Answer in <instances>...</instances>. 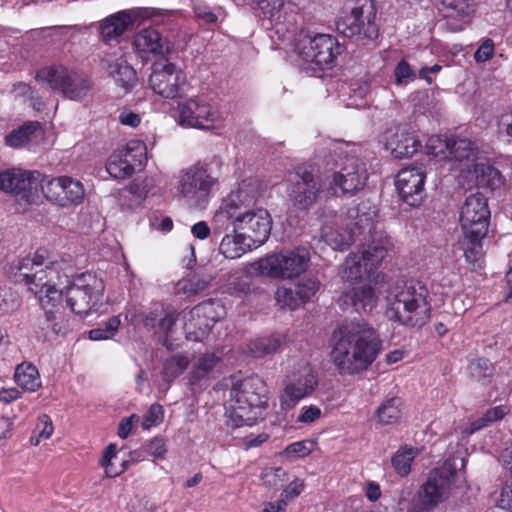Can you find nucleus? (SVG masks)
<instances>
[{
	"label": "nucleus",
	"instance_id": "nucleus-1",
	"mask_svg": "<svg viewBox=\"0 0 512 512\" xmlns=\"http://www.w3.org/2000/svg\"><path fill=\"white\" fill-rule=\"evenodd\" d=\"M331 358L340 373L357 374L377 358L382 342L363 320H345L332 332Z\"/></svg>",
	"mask_w": 512,
	"mask_h": 512
},
{
	"label": "nucleus",
	"instance_id": "nucleus-2",
	"mask_svg": "<svg viewBox=\"0 0 512 512\" xmlns=\"http://www.w3.org/2000/svg\"><path fill=\"white\" fill-rule=\"evenodd\" d=\"M15 269L16 276L35 294L43 308L55 307L61 302L64 285L73 275V267L67 261L48 260L44 249L20 259Z\"/></svg>",
	"mask_w": 512,
	"mask_h": 512
},
{
	"label": "nucleus",
	"instance_id": "nucleus-3",
	"mask_svg": "<svg viewBox=\"0 0 512 512\" xmlns=\"http://www.w3.org/2000/svg\"><path fill=\"white\" fill-rule=\"evenodd\" d=\"M243 186L228 197L225 206L214 216L215 232L242 233L254 246L262 245L268 239L272 229V219L266 209L246 210L243 199L246 196Z\"/></svg>",
	"mask_w": 512,
	"mask_h": 512
},
{
	"label": "nucleus",
	"instance_id": "nucleus-4",
	"mask_svg": "<svg viewBox=\"0 0 512 512\" xmlns=\"http://www.w3.org/2000/svg\"><path fill=\"white\" fill-rule=\"evenodd\" d=\"M428 290L421 283H402L391 287L386 297V316L409 327H422L431 316Z\"/></svg>",
	"mask_w": 512,
	"mask_h": 512
},
{
	"label": "nucleus",
	"instance_id": "nucleus-5",
	"mask_svg": "<svg viewBox=\"0 0 512 512\" xmlns=\"http://www.w3.org/2000/svg\"><path fill=\"white\" fill-rule=\"evenodd\" d=\"M221 166V160L213 156L182 169L176 187L178 196L192 207H204L218 185Z\"/></svg>",
	"mask_w": 512,
	"mask_h": 512
},
{
	"label": "nucleus",
	"instance_id": "nucleus-6",
	"mask_svg": "<svg viewBox=\"0 0 512 512\" xmlns=\"http://www.w3.org/2000/svg\"><path fill=\"white\" fill-rule=\"evenodd\" d=\"M324 187L334 197L338 190L344 195L354 196L366 185L368 174L365 163L357 156H330L325 166Z\"/></svg>",
	"mask_w": 512,
	"mask_h": 512
},
{
	"label": "nucleus",
	"instance_id": "nucleus-7",
	"mask_svg": "<svg viewBox=\"0 0 512 512\" xmlns=\"http://www.w3.org/2000/svg\"><path fill=\"white\" fill-rule=\"evenodd\" d=\"M466 460L462 456L449 457L442 466L433 469L418 492L416 512H431L446 501L454 483L463 477Z\"/></svg>",
	"mask_w": 512,
	"mask_h": 512
},
{
	"label": "nucleus",
	"instance_id": "nucleus-8",
	"mask_svg": "<svg viewBox=\"0 0 512 512\" xmlns=\"http://www.w3.org/2000/svg\"><path fill=\"white\" fill-rule=\"evenodd\" d=\"M391 239L381 232L364 237L357 252H351L343 263V278L351 284H358L370 277L374 269L392 249Z\"/></svg>",
	"mask_w": 512,
	"mask_h": 512
},
{
	"label": "nucleus",
	"instance_id": "nucleus-9",
	"mask_svg": "<svg viewBox=\"0 0 512 512\" xmlns=\"http://www.w3.org/2000/svg\"><path fill=\"white\" fill-rule=\"evenodd\" d=\"M36 78L52 91L69 100L76 101L86 97L93 85L91 79L83 71L62 64L40 69Z\"/></svg>",
	"mask_w": 512,
	"mask_h": 512
},
{
	"label": "nucleus",
	"instance_id": "nucleus-10",
	"mask_svg": "<svg viewBox=\"0 0 512 512\" xmlns=\"http://www.w3.org/2000/svg\"><path fill=\"white\" fill-rule=\"evenodd\" d=\"M373 0H359L350 13L337 21V29L345 37L365 45L379 36Z\"/></svg>",
	"mask_w": 512,
	"mask_h": 512
},
{
	"label": "nucleus",
	"instance_id": "nucleus-11",
	"mask_svg": "<svg viewBox=\"0 0 512 512\" xmlns=\"http://www.w3.org/2000/svg\"><path fill=\"white\" fill-rule=\"evenodd\" d=\"M104 282L93 273H83L64 285L66 304L74 314L88 315L101 303Z\"/></svg>",
	"mask_w": 512,
	"mask_h": 512
},
{
	"label": "nucleus",
	"instance_id": "nucleus-12",
	"mask_svg": "<svg viewBox=\"0 0 512 512\" xmlns=\"http://www.w3.org/2000/svg\"><path fill=\"white\" fill-rule=\"evenodd\" d=\"M310 262L309 251L304 247L272 253L259 259L255 270L263 276L276 279H292L304 273Z\"/></svg>",
	"mask_w": 512,
	"mask_h": 512
},
{
	"label": "nucleus",
	"instance_id": "nucleus-13",
	"mask_svg": "<svg viewBox=\"0 0 512 512\" xmlns=\"http://www.w3.org/2000/svg\"><path fill=\"white\" fill-rule=\"evenodd\" d=\"M289 197L299 209L310 208L319 198H331L324 187L323 169L315 173L311 165H300L290 175Z\"/></svg>",
	"mask_w": 512,
	"mask_h": 512
},
{
	"label": "nucleus",
	"instance_id": "nucleus-14",
	"mask_svg": "<svg viewBox=\"0 0 512 512\" xmlns=\"http://www.w3.org/2000/svg\"><path fill=\"white\" fill-rule=\"evenodd\" d=\"M362 209L359 207L355 213V221L350 224L348 229H341L332 225L325 224L321 229L322 239L331 246L334 250H346L352 243L356 241L363 242L364 237H370L377 232V227L374 222L376 211L369 213L360 212ZM350 216L354 217L352 212Z\"/></svg>",
	"mask_w": 512,
	"mask_h": 512
},
{
	"label": "nucleus",
	"instance_id": "nucleus-15",
	"mask_svg": "<svg viewBox=\"0 0 512 512\" xmlns=\"http://www.w3.org/2000/svg\"><path fill=\"white\" fill-rule=\"evenodd\" d=\"M344 50V44L329 34L303 35L296 44V51L302 60L320 69L332 68Z\"/></svg>",
	"mask_w": 512,
	"mask_h": 512
},
{
	"label": "nucleus",
	"instance_id": "nucleus-16",
	"mask_svg": "<svg viewBox=\"0 0 512 512\" xmlns=\"http://www.w3.org/2000/svg\"><path fill=\"white\" fill-rule=\"evenodd\" d=\"M41 173L17 168L0 172V191L12 193L28 204H37L40 196Z\"/></svg>",
	"mask_w": 512,
	"mask_h": 512
},
{
	"label": "nucleus",
	"instance_id": "nucleus-17",
	"mask_svg": "<svg viewBox=\"0 0 512 512\" xmlns=\"http://www.w3.org/2000/svg\"><path fill=\"white\" fill-rule=\"evenodd\" d=\"M149 77V87L161 97L174 99L183 94L186 76L181 68L166 59L153 63Z\"/></svg>",
	"mask_w": 512,
	"mask_h": 512
},
{
	"label": "nucleus",
	"instance_id": "nucleus-18",
	"mask_svg": "<svg viewBox=\"0 0 512 512\" xmlns=\"http://www.w3.org/2000/svg\"><path fill=\"white\" fill-rule=\"evenodd\" d=\"M490 210L481 193L468 196L460 210V225L465 235L485 237L488 231Z\"/></svg>",
	"mask_w": 512,
	"mask_h": 512
},
{
	"label": "nucleus",
	"instance_id": "nucleus-19",
	"mask_svg": "<svg viewBox=\"0 0 512 512\" xmlns=\"http://www.w3.org/2000/svg\"><path fill=\"white\" fill-rule=\"evenodd\" d=\"M40 192L62 207L80 204L84 198L81 182L68 176L49 178L41 174Z\"/></svg>",
	"mask_w": 512,
	"mask_h": 512
},
{
	"label": "nucleus",
	"instance_id": "nucleus-20",
	"mask_svg": "<svg viewBox=\"0 0 512 512\" xmlns=\"http://www.w3.org/2000/svg\"><path fill=\"white\" fill-rule=\"evenodd\" d=\"M178 123L182 126L211 129L219 120V112L200 99L191 98L178 103Z\"/></svg>",
	"mask_w": 512,
	"mask_h": 512
},
{
	"label": "nucleus",
	"instance_id": "nucleus-21",
	"mask_svg": "<svg viewBox=\"0 0 512 512\" xmlns=\"http://www.w3.org/2000/svg\"><path fill=\"white\" fill-rule=\"evenodd\" d=\"M145 147L142 143L132 141L121 149L114 151L106 163V171L114 179H125L135 172L136 164H142Z\"/></svg>",
	"mask_w": 512,
	"mask_h": 512
},
{
	"label": "nucleus",
	"instance_id": "nucleus-22",
	"mask_svg": "<svg viewBox=\"0 0 512 512\" xmlns=\"http://www.w3.org/2000/svg\"><path fill=\"white\" fill-rule=\"evenodd\" d=\"M425 173L421 168L405 167L396 176V189L401 199L412 207L421 205L425 197Z\"/></svg>",
	"mask_w": 512,
	"mask_h": 512
},
{
	"label": "nucleus",
	"instance_id": "nucleus-23",
	"mask_svg": "<svg viewBox=\"0 0 512 512\" xmlns=\"http://www.w3.org/2000/svg\"><path fill=\"white\" fill-rule=\"evenodd\" d=\"M248 3L257 4V14L263 19H267L276 29L277 33H293L295 31V14L283 11V0H246Z\"/></svg>",
	"mask_w": 512,
	"mask_h": 512
},
{
	"label": "nucleus",
	"instance_id": "nucleus-24",
	"mask_svg": "<svg viewBox=\"0 0 512 512\" xmlns=\"http://www.w3.org/2000/svg\"><path fill=\"white\" fill-rule=\"evenodd\" d=\"M215 303H202L188 312H184L185 319L184 331L186 338L193 341H199L212 328L217 321L212 315Z\"/></svg>",
	"mask_w": 512,
	"mask_h": 512
},
{
	"label": "nucleus",
	"instance_id": "nucleus-25",
	"mask_svg": "<svg viewBox=\"0 0 512 512\" xmlns=\"http://www.w3.org/2000/svg\"><path fill=\"white\" fill-rule=\"evenodd\" d=\"M386 148L395 158L413 156L421 147V142L410 132L407 125H398L385 132Z\"/></svg>",
	"mask_w": 512,
	"mask_h": 512
},
{
	"label": "nucleus",
	"instance_id": "nucleus-26",
	"mask_svg": "<svg viewBox=\"0 0 512 512\" xmlns=\"http://www.w3.org/2000/svg\"><path fill=\"white\" fill-rule=\"evenodd\" d=\"M266 386H231L230 402L232 409L265 408L268 405Z\"/></svg>",
	"mask_w": 512,
	"mask_h": 512
},
{
	"label": "nucleus",
	"instance_id": "nucleus-27",
	"mask_svg": "<svg viewBox=\"0 0 512 512\" xmlns=\"http://www.w3.org/2000/svg\"><path fill=\"white\" fill-rule=\"evenodd\" d=\"M140 17L138 10H122L105 18L100 25L103 40L107 43L118 41L126 31L133 28Z\"/></svg>",
	"mask_w": 512,
	"mask_h": 512
},
{
	"label": "nucleus",
	"instance_id": "nucleus-28",
	"mask_svg": "<svg viewBox=\"0 0 512 512\" xmlns=\"http://www.w3.org/2000/svg\"><path fill=\"white\" fill-rule=\"evenodd\" d=\"M176 319V311L171 306L155 303L145 316L144 325L155 330L160 335V338L165 336V339H161V341L163 344H166L168 337L173 332Z\"/></svg>",
	"mask_w": 512,
	"mask_h": 512
},
{
	"label": "nucleus",
	"instance_id": "nucleus-29",
	"mask_svg": "<svg viewBox=\"0 0 512 512\" xmlns=\"http://www.w3.org/2000/svg\"><path fill=\"white\" fill-rule=\"evenodd\" d=\"M134 47L139 53L165 55L170 51V43L157 30L146 28L134 37Z\"/></svg>",
	"mask_w": 512,
	"mask_h": 512
},
{
	"label": "nucleus",
	"instance_id": "nucleus-30",
	"mask_svg": "<svg viewBox=\"0 0 512 512\" xmlns=\"http://www.w3.org/2000/svg\"><path fill=\"white\" fill-rule=\"evenodd\" d=\"M102 62L105 64L109 75L125 91L131 90L136 85V72L122 55L120 57H106Z\"/></svg>",
	"mask_w": 512,
	"mask_h": 512
},
{
	"label": "nucleus",
	"instance_id": "nucleus-31",
	"mask_svg": "<svg viewBox=\"0 0 512 512\" xmlns=\"http://www.w3.org/2000/svg\"><path fill=\"white\" fill-rule=\"evenodd\" d=\"M509 411V408L505 405L490 408L478 419L469 422L466 426L460 427V433L463 438L469 437L475 432L502 420Z\"/></svg>",
	"mask_w": 512,
	"mask_h": 512
},
{
	"label": "nucleus",
	"instance_id": "nucleus-32",
	"mask_svg": "<svg viewBox=\"0 0 512 512\" xmlns=\"http://www.w3.org/2000/svg\"><path fill=\"white\" fill-rule=\"evenodd\" d=\"M252 247L253 244L242 233L231 231L222 238L219 250L226 258L236 259Z\"/></svg>",
	"mask_w": 512,
	"mask_h": 512
},
{
	"label": "nucleus",
	"instance_id": "nucleus-33",
	"mask_svg": "<svg viewBox=\"0 0 512 512\" xmlns=\"http://www.w3.org/2000/svg\"><path fill=\"white\" fill-rule=\"evenodd\" d=\"M41 133V125L39 122H27L21 127L11 131L5 137L6 145L13 148H22L34 141L37 134Z\"/></svg>",
	"mask_w": 512,
	"mask_h": 512
},
{
	"label": "nucleus",
	"instance_id": "nucleus-34",
	"mask_svg": "<svg viewBox=\"0 0 512 512\" xmlns=\"http://www.w3.org/2000/svg\"><path fill=\"white\" fill-rule=\"evenodd\" d=\"M468 172L474 176L478 186L494 188L501 183L499 170L487 162H475Z\"/></svg>",
	"mask_w": 512,
	"mask_h": 512
},
{
	"label": "nucleus",
	"instance_id": "nucleus-35",
	"mask_svg": "<svg viewBox=\"0 0 512 512\" xmlns=\"http://www.w3.org/2000/svg\"><path fill=\"white\" fill-rule=\"evenodd\" d=\"M282 345L280 336L271 335L260 337L250 341L247 345L249 353L256 358H260L277 352Z\"/></svg>",
	"mask_w": 512,
	"mask_h": 512
},
{
	"label": "nucleus",
	"instance_id": "nucleus-36",
	"mask_svg": "<svg viewBox=\"0 0 512 512\" xmlns=\"http://www.w3.org/2000/svg\"><path fill=\"white\" fill-rule=\"evenodd\" d=\"M476 148L474 144L467 138H460L457 136H450L449 148L447 158L450 160L462 162L469 160L474 153Z\"/></svg>",
	"mask_w": 512,
	"mask_h": 512
},
{
	"label": "nucleus",
	"instance_id": "nucleus-37",
	"mask_svg": "<svg viewBox=\"0 0 512 512\" xmlns=\"http://www.w3.org/2000/svg\"><path fill=\"white\" fill-rule=\"evenodd\" d=\"M45 311V320L43 324H49L51 326V335L66 336L70 331V324L66 319L63 311L55 307L49 306L43 308Z\"/></svg>",
	"mask_w": 512,
	"mask_h": 512
},
{
	"label": "nucleus",
	"instance_id": "nucleus-38",
	"mask_svg": "<svg viewBox=\"0 0 512 512\" xmlns=\"http://www.w3.org/2000/svg\"><path fill=\"white\" fill-rule=\"evenodd\" d=\"M350 298L357 311H370L377 303V295L370 285H357L353 287Z\"/></svg>",
	"mask_w": 512,
	"mask_h": 512
},
{
	"label": "nucleus",
	"instance_id": "nucleus-39",
	"mask_svg": "<svg viewBox=\"0 0 512 512\" xmlns=\"http://www.w3.org/2000/svg\"><path fill=\"white\" fill-rule=\"evenodd\" d=\"M287 373L286 384H317L312 367L305 360L296 362Z\"/></svg>",
	"mask_w": 512,
	"mask_h": 512
},
{
	"label": "nucleus",
	"instance_id": "nucleus-40",
	"mask_svg": "<svg viewBox=\"0 0 512 512\" xmlns=\"http://www.w3.org/2000/svg\"><path fill=\"white\" fill-rule=\"evenodd\" d=\"M417 454V450L403 446L398 449L391 458V465L401 477L407 476L411 470V463Z\"/></svg>",
	"mask_w": 512,
	"mask_h": 512
},
{
	"label": "nucleus",
	"instance_id": "nucleus-41",
	"mask_svg": "<svg viewBox=\"0 0 512 512\" xmlns=\"http://www.w3.org/2000/svg\"><path fill=\"white\" fill-rule=\"evenodd\" d=\"M402 401L398 397H391L383 402L376 411V415L382 424H393L401 418L400 406Z\"/></svg>",
	"mask_w": 512,
	"mask_h": 512
},
{
	"label": "nucleus",
	"instance_id": "nucleus-42",
	"mask_svg": "<svg viewBox=\"0 0 512 512\" xmlns=\"http://www.w3.org/2000/svg\"><path fill=\"white\" fill-rule=\"evenodd\" d=\"M467 371L471 381L481 382L490 380L495 368L487 358H476L469 362Z\"/></svg>",
	"mask_w": 512,
	"mask_h": 512
},
{
	"label": "nucleus",
	"instance_id": "nucleus-43",
	"mask_svg": "<svg viewBox=\"0 0 512 512\" xmlns=\"http://www.w3.org/2000/svg\"><path fill=\"white\" fill-rule=\"evenodd\" d=\"M483 238L484 237H476L474 234H463L460 245L464 252L465 259L469 264H475L479 260L482 254L481 240Z\"/></svg>",
	"mask_w": 512,
	"mask_h": 512
},
{
	"label": "nucleus",
	"instance_id": "nucleus-44",
	"mask_svg": "<svg viewBox=\"0 0 512 512\" xmlns=\"http://www.w3.org/2000/svg\"><path fill=\"white\" fill-rule=\"evenodd\" d=\"M314 386H285L280 395V402L283 409L294 407L306 394L313 391Z\"/></svg>",
	"mask_w": 512,
	"mask_h": 512
},
{
	"label": "nucleus",
	"instance_id": "nucleus-45",
	"mask_svg": "<svg viewBox=\"0 0 512 512\" xmlns=\"http://www.w3.org/2000/svg\"><path fill=\"white\" fill-rule=\"evenodd\" d=\"M13 378L16 384H32L40 379V373L34 364L24 361L16 366Z\"/></svg>",
	"mask_w": 512,
	"mask_h": 512
},
{
	"label": "nucleus",
	"instance_id": "nucleus-46",
	"mask_svg": "<svg viewBox=\"0 0 512 512\" xmlns=\"http://www.w3.org/2000/svg\"><path fill=\"white\" fill-rule=\"evenodd\" d=\"M189 365V359L183 355H176L167 359L164 363L163 374L167 381H172L182 374Z\"/></svg>",
	"mask_w": 512,
	"mask_h": 512
},
{
	"label": "nucleus",
	"instance_id": "nucleus-47",
	"mask_svg": "<svg viewBox=\"0 0 512 512\" xmlns=\"http://www.w3.org/2000/svg\"><path fill=\"white\" fill-rule=\"evenodd\" d=\"M316 442L311 439L296 441L289 444L282 455L288 459L303 458L311 454L315 448Z\"/></svg>",
	"mask_w": 512,
	"mask_h": 512
},
{
	"label": "nucleus",
	"instance_id": "nucleus-48",
	"mask_svg": "<svg viewBox=\"0 0 512 512\" xmlns=\"http://www.w3.org/2000/svg\"><path fill=\"white\" fill-rule=\"evenodd\" d=\"M121 324L119 316L109 318L104 327H97L89 331V338L91 340H107L112 338L118 331Z\"/></svg>",
	"mask_w": 512,
	"mask_h": 512
},
{
	"label": "nucleus",
	"instance_id": "nucleus-49",
	"mask_svg": "<svg viewBox=\"0 0 512 512\" xmlns=\"http://www.w3.org/2000/svg\"><path fill=\"white\" fill-rule=\"evenodd\" d=\"M208 286V282L200 279L198 276L194 275L189 277L188 279L179 281L177 284L178 292H182L187 296L196 295L202 291H204Z\"/></svg>",
	"mask_w": 512,
	"mask_h": 512
},
{
	"label": "nucleus",
	"instance_id": "nucleus-50",
	"mask_svg": "<svg viewBox=\"0 0 512 512\" xmlns=\"http://www.w3.org/2000/svg\"><path fill=\"white\" fill-rule=\"evenodd\" d=\"M450 136H431L426 143V150L434 157L442 156L447 158Z\"/></svg>",
	"mask_w": 512,
	"mask_h": 512
},
{
	"label": "nucleus",
	"instance_id": "nucleus-51",
	"mask_svg": "<svg viewBox=\"0 0 512 512\" xmlns=\"http://www.w3.org/2000/svg\"><path fill=\"white\" fill-rule=\"evenodd\" d=\"M320 283L313 278H307L300 281L295 287V294L301 301L307 302L309 301L317 291L319 290Z\"/></svg>",
	"mask_w": 512,
	"mask_h": 512
},
{
	"label": "nucleus",
	"instance_id": "nucleus-52",
	"mask_svg": "<svg viewBox=\"0 0 512 512\" xmlns=\"http://www.w3.org/2000/svg\"><path fill=\"white\" fill-rule=\"evenodd\" d=\"M395 84L398 86L406 85L416 79V72L409 63L402 59L394 69Z\"/></svg>",
	"mask_w": 512,
	"mask_h": 512
},
{
	"label": "nucleus",
	"instance_id": "nucleus-53",
	"mask_svg": "<svg viewBox=\"0 0 512 512\" xmlns=\"http://www.w3.org/2000/svg\"><path fill=\"white\" fill-rule=\"evenodd\" d=\"M275 297L282 307H288L290 309L297 308L301 303L295 294V289L292 290L286 287H279L275 293Z\"/></svg>",
	"mask_w": 512,
	"mask_h": 512
},
{
	"label": "nucleus",
	"instance_id": "nucleus-54",
	"mask_svg": "<svg viewBox=\"0 0 512 512\" xmlns=\"http://www.w3.org/2000/svg\"><path fill=\"white\" fill-rule=\"evenodd\" d=\"M286 476V471L281 467H277L266 470L262 474V479L266 486L278 488L279 486H282L283 482L286 480Z\"/></svg>",
	"mask_w": 512,
	"mask_h": 512
},
{
	"label": "nucleus",
	"instance_id": "nucleus-55",
	"mask_svg": "<svg viewBox=\"0 0 512 512\" xmlns=\"http://www.w3.org/2000/svg\"><path fill=\"white\" fill-rule=\"evenodd\" d=\"M218 357L214 354H206L201 357L197 363L196 369L193 371L196 380H201L208 372H210L218 363Z\"/></svg>",
	"mask_w": 512,
	"mask_h": 512
},
{
	"label": "nucleus",
	"instance_id": "nucleus-56",
	"mask_svg": "<svg viewBox=\"0 0 512 512\" xmlns=\"http://www.w3.org/2000/svg\"><path fill=\"white\" fill-rule=\"evenodd\" d=\"M163 420V407L159 404H152L143 417V429H149L152 426L160 424Z\"/></svg>",
	"mask_w": 512,
	"mask_h": 512
},
{
	"label": "nucleus",
	"instance_id": "nucleus-57",
	"mask_svg": "<svg viewBox=\"0 0 512 512\" xmlns=\"http://www.w3.org/2000/svg\"><path fill=\"white\" fill-rule=\"evenodd\" d=\"M494 55V43L491 39L484 40L474 54L477 63H483Z\"/></svg>",
	"mask_w": 512,
	"mask_h": 512
},
{
	"label": "nucleus",
	"instance_id": "nucleus-58",
	"mask_svg": "<svg viewBox=\"0 0 512 512\" xmlns=\"http://www.w3.org/2000/svg\"><path fill=\"white\" fill-rule=\"evenodd\" d=\"M145 451L156 458H162L166 453L165 440L155 437L144 446Z\"/></svg>",
	"mask_w": 512,
	"mask_h": 512
},
{
	"label": "nucleus",
	"instance_id": "nucleus-59",
	"mask_svg": "<svg viewBox=\"0 0 512 512\" xmlns=\"http://www.w3.org/2000/svg\"><path fill=\"white\" fill-rule=\"evenodd\" d=\"M497 133L499 136L512 138V112L503 113L497 121Z\"/></svg>",
	"mask_w": 512,
	"mask_h": 512
},
{
	"label": "nucleus",
	"instance_id": "nucleus-60",
	"mask_svg": "<svg viewBox=\"0 0 512 512\" xmlns=\"http://www.w3.org/2000/svg\"><path fill=\"white\" fill-rule=\"evenodd\" d=\"M39 419L43 428L39 431L37 438L31 437L30 440L33 445H38L40 439H48L53 433V425L50 417L44 414Z\"/></svg>",
	"mask_w": 512,
	"mask_h": 512
},
{
	"label": "nucleus",
	"instance_id": "nucleus-61",
	"mask_svg": "<svg viewBox=\"0 0 512 512\" xmlns=\"http://www.w3.org/2000/svg\"><path fill=\"white\" fill-rule=\"evenodd\" d=\"M196 17L206 24H216L218 21V14L211 11L207 6L196 5L194 7Z\"/></svg>",
	"mask_w": 512,
	"mask_h": 512
},
{
	"label": "nucleus",
	"instance_id": "nucleus-62",
	"mask_svg": "<svg viewBox=\"0 0 512 512\" xmlns=\"http://www.w3.org/2000/svg\"><path fill=\"white\" fill-rule=\"evenodd\" d=\"M304 483L301 480L295 479L282 491V499L292 500L299 496L303 491Z\"/></svg>",
	"mask_w": 512,
	"mask_h": 512
},
{
	"label": "nucleus",
	"instance_id": "nucleus-63",
	"mask_svg": "<svg viewBox=\"0 0 512 512\" xmlns=\"http://www.w3.org/2000/svg\"><path fill=\"white\" fill-rule=\"evenodd\" d=\"M44 320L45 314L37 319L34 330L39 339L48 340L53 338L54 335H51V326L49 324H43Z\"/></svg>",
	"mask_w": 512,
	"mask_h": 512
},
{
	"label": "nucleus",
	"instance_id": "nucleus-64",
	"mask_svg": "<svg viewBox=\"0 0 512 512\" xmlns=\"http://www.w3.org/2000/svg\"><path fill=\"white\" fill-rule=\"evenodd\" d=\"M321 416V410L316 406L305 408L298 416L297 421L300 423L309 424L317 420Z\"/></svg>",
	"mask_w": 512,
	"mask_h": 512
}]
</instances>
